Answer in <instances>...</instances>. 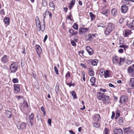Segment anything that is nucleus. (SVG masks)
I'll return each mask as SVG.
<instances>
[{
  "instance_id": "nucleus-1",
  "label": "nucleus",
  "mask_w": 134,
  "mask_h": 134,
  "mask_svg": "<svg viewBox=\"0 0 134 134\" xmlns=\"http://www.w3.org/2000/svg\"><path fill=\"white\" fill-rule=\"evenodd\" d=\"M109 98V96H106L104 93L101 92H99L97 93V98L99 100L107 101L108 100Z\"/></svg>"
},
{
  "instance_id": "nucleus-2",
  "label": "nucleus",
  "mask_w": 134,
  "mask_h": 134,
  "mask_svg": "<svg viewBox=\"0 0 134 134\" xmlns=\"http://www.w3.org/2000/svg\"><path fill=\"white\" fill-rule=\"evenodd\" d=\"M114 25L111 23H109L106 28L104 31V33L105 35H108L114 29Z\"/></svg>"
},
{
  "instance_id": "nucleus-3",
  "label": "nucleus",
  "mask_w": 134,
  "mask_h": 134,
  "mask_svg": "<svg viewBox=\"0 0 134 134\" xmlns=\"http://www.w3.org/2000/svg\"><path fill=\"white\" fill-rule=\"evenodd\" d=\"M18 67V65L15 63H12L10 66V70L12 72H15Z\"/></svg>"
},
{
  "instance_id": "nucleus-4",
  "label": "nucleus",
  "mask_w": 134,
  "mask_h": 134,
  "mask_svg": "<svg viewBox=\"0 0 134 134\" xmlns=\"http://www.w3.org/2000/svg\"><path fill=\"white\" fill-rule=\"evenodd\" d=\"M28 105L27 102H24L20 107L21 110L24 113H25V111L28 108Z\"/></svg>"
},
{
  "instance_id": "nucleus-5",
  "label": "nucleus",
  "mask_w": 134,
  "mask_h": 134,
  "mask_svg": "<svg viewBox=\"0 0 134 134\" xmlns=\"http://www.w3.org/2000/svg\"><path fill=\"white\" fill-rule=\"evenodd\" d=\"M128 97L125 95H122L121 96L120 98L119 102L121 104H124L127 102Z\"/></svg>"
},
{
  "instance_id": "nucleus-6",
  "label": "nucleus",
  "mask_w": 134,
  "mask_h": 134,
  "mask_svg": "<svg viewBox=\"0 0 134 134\" xmlns=\"http://www.w3.org/2000/svg\"><path fill=\"white\" fill-rule=\"evenodd\" d=\"M49 15V18L50 19H51L52 18V14L51 12L49 11L48 10H47L46 11L44 14L43 15V16L44 17V19H43V23H44V27H45V19L46 17V15Z\"/></svg>"
},
{
  "instance_id": "nucleus-7",
  "label": "nucleus",
  "mask_w": 134,
  "mask_h": 134,
  "mask_svg": "<svg viewBox=\"0 0 134 134\" xmlns=\"http://www.w3.org/2000/svg\"><path fill=\"white\" fill-rule=\"evenodd\" d=\"M36 23L37 30L38 31H40L41 30L42 31H44L45 28V27H44V28L42 30L41 29L40 22L38 18L36 20Z\"/></svg>"
},
{
  "instance_id": "nucleus-8",
  "label": "nucleus",
  "mask_w": 134,
  "mask_h": 134,
  "mask_svg": "<svg viewBox=\"0 0 134 134\" xmlns=\"http://www.w3.org/2000/svg\"><path fill=\"white\" fill-rule=\"evenodd\" d=\"M98 62V61L96 59H90L87 61V63L88 64L92 65L93 66L97 65Z\"/></svg>"
},
{
  "instance_id": "nucleus-9",
  "label": "nucleus",
  "mask_w": 134,
  "mask_h": 134,
  "mask_svg": "<svg viewBox=\"0 0 134 134\" xmlns=\"http://www.w3.org/2000/svg\"><path fill=\"white\" fill-rule=\"evenodd\" d=\"M88 30L89 29L88 28H80L79 29V34L81 35L84 34L87 32Z\"/></svg>"
},
{
  "instance_id": "nucleus-10",
  "label": "nucleus",
  "mask_w": 134,
  "mask_h": 134,
  "mask_svg": "<svg viewBox=\"0 0 134 134\" xmlns=\"http://www.w3.org/2000/svg\"><path fill=\"white\" fill-rule=\"evenodd\" d=\"M35 48L37 53L38 55V57L40 58V55L42 52V49L40 46L38 45H36Z\"/></svg>"
},
{
  "instance_id": "nucleus-11",
  "label": "nucleus",
  "mask_w": 134,
  "mask_h": 134,
  "mask_svg": "<svg viewBox=\"0 0 134 134\" xmlns=\"http://www.w3.org/2000/svg\"><path fill=\"white\" fill-rule=\"evenodd\" d=\"M14 92L16 94L18 93L20 90V86L19 85L15 84L14 85Z\"/></svg>"
},
{
  "instance_id": "nucleus-12",
  "label": "nucleus",
  "mask_w": 134,
  "mask_h": 134,
  "mask_svg": "<svg viewBox=\"0 0 134 134\" xmlns=\"http://www.w3.org/2000/svg\"><path fill=\"white\" fill-rule=\"evenodd\" d=\"M128 10L127 6L125 4L122 5L121 7V12L123 13H126Z\"/></svg>"
},
{
  "instance_id": "nucleus-13",
  "label": "nucleus",
  "mask_w": 134,
  "mask_h": 134,
  "mask_svg": "<svg viewBox=\"0 0 134 134\" xmlns=\"http://www.w3.org/2000/svg\"><path fill=\"white\" fill-rule=\"evenodd\" d=\"M94 119L96 122H98L101 120L100 115L98 114H95L94 115Z\"/></svg>"
},
{
  "instance_id": "nucleus-14",
  "label": "nucleus",
  "mask_w": 134,
  "mask_h": 134,
  "mask_svg": "<svg viewBox=\"0 0 134 134\" xmlns=\"http://www.w3.org/2000/svg\"><path fill=\"white\" fill-rule=\"evenodd\" d=\"M34 117V115L33 113H31L29 116V120L31 126H32L33 124Z\"/></svg>"
},
{
  "instance_id": "nucleus-15",
  "label": "nucleus",
  "mask_w": 134,
  "mask_h": 134,
  "mask_svg": "<svg viewBox=\"0 0 134 134\" xmlns=\"http://www.w3.org/2000/svg\"><path fill=\"white\" fill-rule=\"evenodd\" d=\"M115 134H122V131L121 129H115L114 130Z\"/></svg>"
},
{
  "instance_id": "nucleus-16",
  "label": "nucleus",
  "mask_w": 134,
  "mask_h": 134,
  "mask_svg": "<svg viewBox=\"0 0 134 134\" xmlns=\"http://www.w3.org/2000/svg\"><path fill=\"white\" fill-rule=\"evenodd\" d=\"M86 50L90 55H92L93 53V51L92 49L90 47L88 46L86 47Z\"/></svg>"
},
{
  "instance_id": "nucleus-17",
  "label": "nucleus",
  "mask_w": 134,
  "mask_h": 134,
  "mask_svg": "<svg viewBox=\"0 0 134 134\" xmlns=\"http://www.w3.org/2000/svg\"><path fill=\"white\" fill-rule=\"evenodd\" d=\"M124 134H129L131 132L132 130L130 127L124 129Z\"/></svg>"
},
{
  "instance_id": "nucleus-18",
  "label": "nucleus",
  "mask_w": 134,
  "mask_h": 134,
  "mask_svg": "<svg viewBox=\"0 0 134 134\" xmlns=\"http://www.w3.org/2000/svg\"><path fill=\"white\" fill-rule=\"evenodd\" d=\"M110 12V10L109 9H105L101 13L102 14L105 15L106 16H107L109 15Z\"/></svg>"
},
{
  "instance_id": "nucleus-19",
  "label": "nucleus",
  "mask_w": 134,
  "mask_h": 134,
  "mask_svg": "<svg viewBox=\"0 0 134 134\" xmlns=\"http://www.w3.org/2000/svg\"><path fill=\"white\" fill-rule=\"evenodd\" d=\"M111 13L113 17L116 16L118 14L116 9L115 8L112 9L111 10Z\"/></svg>"
},
{
  "instance_id": "nucleus-20",
  "label": "nucleus",
  "mask_w": 134,
  "mask_h": 134,
  "mask_svg": "<svg viewBox=\"0 0 134 134\" xmlns=\"http://www.w3.org/2000/svg\"><path fill=\"white\" fill-rule=\"evenodd\" d=\"M111 75L110 71L109 70H107L105 71L104 72V75L105 78L109 77Z\"/></svg>"
},
{
  "instance_id": "nucleus-21",
  "label": "nucleus",
  "mask_w": 134,
  "mask_h": 134,
  "mask_svg": "<svg viewBox=\"0 0 134 134\" xmlns=\"http://www.w3.org/2000/svg\"><path fill=\"white\" fill-rule=\"evenodd\" d=\"M26 124L25 123L23 122L20 125V129H24L26 128Z\"/></svg>"
},
{
  "instance_id": "nucleus-22",
  "label": "nucleus",
  "mask_w": 134,
  "mask_h": 134,
  "mask_svg": "<svg viewBox=\"0 0 134 134\" xmlns=\"http://www.w3.org/2000/svg\"><path fill=\"white\" fill-rule=\"evenodd\" d=\"M131 33V30L128 29L126 30L124 33V36L125 37H127L130 35Z\"/></svg>"
},
{
  "instance_id": "nucleus-23",
  "label": "nucleus",
  "mask_w": 134,
  "mask_h": 134,
  "mask_svg": "<svg viewBox=\"0 0 134 134\" xmlns=\"http://www.w3.org/2000/svg\"><path fill=\"white\" fill-rule=\"evenodd\" d=\"M1 60L3 63H4L7 62L8 61L7 56L6 55H4L2 58Z\"/></svg>"
},
{
  "instance_id": "nucleus-24",
  "label": "nucleus",
  "mask_w": 134,
  "mask_h": 134,
  "mask_svg": "<svg viewBox=\"0 0 134 134\" xmlns=\"http://www.w3.org/2000/svg\"><path fill=\"white\" fill-rule=\"evenodd\" d=\"M49 5L50 7L52 9V10L55 9V6L54 3L52 1H50L49 3Z\"/></svg>"
},
{
  "instance_id": "nucleus-25",
  "label": "nucleus",
  "mask_w": 134,
  "mask_h": 134,
  "mask_svg": "<svg viewBox=\"0 0 134 134\" xmlns=\"http://www.w3.org/2000/svg\"><path fill=\"white\" fill-rule=\"evenodd\" d=\"M4 23L7 25H9L10 23V19L8 17L5 18L3 20Z\"/></svg>"
},
{
  "instance_id": "nucleus-26",
  "label": "nucleus",
  "mask_w": 134,
  "mask_h": 134,
  "mask_svg": "<svg viewBox=\"0 0 134 134\" xmlns=\"http://www.w3.org/2000/svg\"><path fill=\"white\" fill-rule=\"evenodd\" d=\"M5 114L8 118H11L12 116V114L10 111L8 110L6 111L5 112Z\"/></svg>"
},
{
  "instance_id": "nucleus-27",
  "label": "nucleus",
  "mask_w": 134,
  "mask_h": 134,
  "mask_svg": "<svg viewBox=\"0 0 134 134\" xmlns=\"http://www.w3.org/2000/svg\"><path fill=\"white\" fill-rule=\"evenodd\" d=\"M130 85H131V87H134V78L131 79L129 81Z\"/></svg>"
},
{
  "instance_id": "nucleus-28",
  "label": "nucleus",
  "mask_w": 134,
  "mask_h": 134,
  "mask_svg": "<svg viewBox=\"0 0 134 134\" xmlns=\"http://www.w3.org/2000/svg\"><path fill=\"white\" fill-rule=\"evenodd\" d=\"M69 32L71 34V36H72L74 35H76L77 34L78 32L77 31H75L72 29H69Z\"/></svg>"
},
{
  "instance_id": "nucleus-29",
  "label": "nucleus",
  "mask_w": 134,
  "mask_h": 134,
  "mask_svg": "<svg viewBox=\"0 0 134 134\" xmlns=\"http://www.w3.org/2000/svg\"><path fill=\"white\" fill-rule=\"evenodd\" d=\"M125 59V57H124L123 58H121L120 57V62L119 63V66H121L124 63V62Z\"/></svg>"
},
{
  "instance_id": "nucleus-30",
  "label": "nucleus",
  "mask_w": 134,
  "mask_h": 134,
  "mask_svg": "<svg viewBox=\"0 0 134 134\" xmlns=\"http://www.w3.org/2000/svg\"><path fill=\"white\" fill-rule=\"evenodd\" d=\"M90 81L92 83H93L91 85L93 86H94L95 85V83L96 82V78L94 77H92L91 78L90 80Z\"/></svg>"
},
{
  "instance_id": "nucleus-31",
  "label": "nucleus",
  "mask_w": 134,
  "mask_h": 134,
  "mask_svg": "<svg viewBox=\"0 0 134 134\" xmlns=\"http://www.w3.org/2000/svg\"><path fill=\"white\" fill-rule=\"evenodd\" d=\"M97 27L98 28L102 27L103 28H105V25L104 24H103L102 23H99L97 24Z\"/></svg>"
},
{
  "instance_id": "nucleus-32",
  "label": "nucleus",
  "mask_w": 134,
  "mask_h": 134,
  "mask_svg": "<svg viewBox=\"0 0 134 134\" xmlns=\"http://www.w3.org/2000/svg\"><path fill=\"white\" fill-rule=\"evenodd\" d=\"M134 70V69L132 67L129 66L128 68L127 69V72L131 74L132 72Z\"/></svg>"
},
{
  "instance_id": "nucleus-33",
  "label": "nucleus",
  "mask_w": 134,
  "mask_h": 134,
  "mask_svg": "<svg viewBox=\"0 0 134 134\" xmlns=\"http://www.w3.org/2000/svg\"><path fill=\"white\" fill-rule=\"evenodd\" d=\"M114 60H115L116 61L115 63H118L119 62V57L117 56H115L114 57H113V63H114Z\"/></svg>"
},
{
  "instance_id": "nucleus-34",
  "label": "nucleus",
  "mask_w": 134,
  "mask_h": 134,
  "mask_svg": "<svg viewBox=\"0 0 134 134\" xmlns=\"http://www.w3.org/2000/svg\"><path fill=\"white\" fill-rule=\"evenodd\" d=\"M89 75L91 76H93L94 74V72L93 71L92 69H89L88 71Z\"/></svg>"
},
{
  "instance_id": "nucleus-35",
  "label": "nucleus",
  "mask_w": 134,
  "mask_h": 134,
  "mask_svg": "<svg viewBox=\"0 0 134 134\" xmlns=\"http://www.w3.org/2000/svg\"><path fill=\"white\" fill-rule=\"evenodd\" d=\"M70 92L74 98L76 99L77 98L76 94L74 91H72L71 92Z\"/></svg>"
},
{
  "instance_id": "nucleus-36",
  "label": "nucleus",
  "mask_w": 134,
  "mask_h": 134,
  "mask_svg": "<svg viewBox=\"0 0 134 134\" xmlns=\"http://www.w3.org/2000/svg\"><path fill=\"white\" fill-rule=\"evenodd\" d=\"M59 85L57 84L55 87V91L57 94L59 92Z\"/></svg>"
},
{
  "instance_id": "nucleus-37",
  "label": "nucleus",
  "mask_w": 134,
  "mask_h": 134,
  "mask_svg": "<svg viewBox=\"0 0 134 134\" xmlns=\"http://www.w3.org/2000/svg\"><path fill=\"white\" fill-rule=\"evenodd\" d=\"M133 24L132 23H130L127 24V25L129 28L133 30L134 29V25H133Z\"/></svg>"
},
{
  "instance_id": "nucleus-38",
  "label": "nucleus",
  "mask_w": 134,
  "mask_h": 134,
  "mask_svg": "<svg viewBox=\"0 0 134 134\" xmlns=\"http://www.w3.org/2000/svg\"><path fill=\"white\" fill-rule=\"evenodd\" d=\"M105 70L104 69L102 68L100 70V75L101 76L104 75V72H105Z\"/></svg>"
},
{
  "instance_id": "nucleus-39",
  "label": "nucleus",
  "mask_w": 134,
  "mask_h": 134,
  "mask_svg": "<svg viewBox=\"0 0 134 134\" xmlns=\"http://www.w3.org/2000/svg\"><path fill=\"white\" fill-rule=\"evenodd\" d=\"M90 15L91 18V20H94L95 18V16L94 15L92 12L90 13Z\"/></svg>"
},
{
  "instance_id": "nucleus-40",
  "label": "nucleus",
  "mask_w": 134,
  "mask_h": 134,
  "mask_svg": "<svg viewBox=\"0 0 134 134\" xmlns=\"http://www.w3.org/2000/svg\"><path fill=\"white\" fill-rule=\"evenodd\" d=\"M41 110L43 113V115L45 116L46 115V113L45 110V109L43 107H41Z\"/></svg>"
},
{
  "instance_id": "nucleus-41",
  "label": "nucleus",
  "mask_w": 134,
  "mask_h": 134,
  "mask_svg": "<svg viewBox=\"0 0 134 134\" xmlns=\"http://www.w3.org/2000/svg\"><path fill=\"white\" fill-rule=\"evenodd\" d=\"M72 27L76 30H77L78 29V25L75 23L72 26Z\"/></svg>"
},
{
  "instance_id": "nucleus-42",
  "label": "nucleus",
  "mask_w": 134,
  "mask_h": 134,
  "mask_svg": "<svg viewBox=\"0 0 134 134\" xmlns=\"http://www.w3.org/2000/svg\"><path fill=\"white\" fill-rule=\"evenodd\" d=\"M12 82L14 83H17L19 81L17 78L13 79L12 80Z\"/></svg>"
},
{
  "instance_id": "nucleus-43",
  "label": "nucleus",
  "mask_w": 134,
  "mask_h": 134,
  "mask_svg": "<svg viewBox=\"0 0 134 134\" xmlns=\"http://www.w3.org/2000/svg\"><path fill=\"white\" fill-rule=\"evenodd\" d=\"M66 84L69 86L70 87L71 86H75V84L74 83H72V82H71L70 83H66Z\"/></svg>"
},
{
  "instance_id": "nucleus-44",
  "label": "nucleus",
  "mask_w": 134,
  "mask_h": 134,
  "mask_svg": "<svg viewBox=\"0 0 134 134\" xmlns=\"http://www.w3.org/2000/svg\"><path fill=\"white\" fill-rule=\"evenodd\" d=\"M117 41L119 42H123L124 41L123 38L121 37H119L118 39H117Z\"/></svg>"
},
{
  "instance_id": "nucleus-45",
  "label": "nucleus",
  "mask_w": 134,
  "mask_h": 134,
  "mask_svg": "<svg viewBox=\"0 0 134 134\" xmlns=\"http://www.w3.org/2000/svg\"><path fill=\"white\" fill-rule=\"evenodd\" d=\"M123 118L122 117H120L119 118L118 121V123L120 124L121 123L123 122Z\"/></svg>"
},
{
  "instance_id": "nucleus-46",
  "label": "nucleus",
  "mask_w": 134,
  "mask_h": 134,
  "mask_svg": "<svg viewBox=\"0 0 134 134\" xmlns=\"http://www.w3.org/2000/svg\"><path fill=\"white\" fill-rule=\"evenodd\" d=\"M42 4L43 5L44 7L46 6L47 5V3L45 0H42Z\"/></svg>"
},
{
  "instance_id": "nucleus-47",
  "label": "nucleus",
  "mask_w": 134,
  "mask_h": 134,
  "mask_svg": "<svg viewBox=\"0 0 134 134\" xmlns=\"http://www.w3.org/2000/svg\"><path fill=\"white\" fill-rule=\"evenodd\" d=\"M54 69L56 74L57 75H58L59 74L58 70L57 67L55 66H54Z\"/></svg>"
},
{
  "instance_id": "nucleus-48",
  "label": "nucleus",
  "mask_w": 134,
  "mask_h": 134,
  "mask_svg": "<svg viewBox=\"0 0 134 134\" xmlns=\"http://www.w3.org/2000/svg\"><path fill=\"white\" fill-rule=\"evenodd\" d=\"M93 126L96 127L98 128L99 126V124L98 123H93Z\"/></svg>"
},
{
  "instance_id": "nucleus-49",
  "label": "nucleus",
  "mask_w": 134,
  "mask_h": 134,
  "mask_svg": "<svg viewBox=\"0 0 134 134\" xmlns=\"http://www.w3.org/2000/svg\"><path fill=\"white\" fill-rule=\"evenodd\" d=\"M108 132V129L105 128L104 130V134H109Z\"/></svg>"
},
{
  "instance_id": "nucleus-50",
  "label": "nucleus",
  "mask_w": 134,
  "mask_h": 134,
  "mask_svg": "<svg viewBox=\"0 0 134 134\" xmlns=\"http://www.w3.org/2000/svg\"><path fill=\"white\" fill-rule=\"evenodd\" d=\"M75 0H72L70 2V5H71L73 6V5H74L75 3Z\"/></svg>"
},
{
  "instance_id": "nucleus-51",
  "label": "nucleus",
  "mask_w": 134,
  "mask_h": 134,
  "mask_svg": "<svg viewBox=\"0 0 134 134\" xmlns=\"http://www.w3.org/2000/svg\"><path fill=\"white\" fill-rule=\"evenodd\" d=\"M120 110H116V115H118V116H120Z\"/></svg>"
},
{
  "instance_id": "nucleus-52",
  "label": "nucleus",
  "mask_w": 134,
  "mask_h": 134,
  "mask_svg": "<svg viewBox=\"0 0 134 134\" xmlns=\"http://www.w3.org/2000/svg\"><path fill=\"white\" fill-rule=\"evenodd\" d=\"M78 39V37L77 36H75L74 38V41H71V42H74L75 41L76 42H77V41Z\"/></svg>"
},
{
  "instance_id": "nucleus-53",
  "label": "nucleus",
  "mask_w": 134,
  "mask_h": 134,
  "mask_svg": "<svg viewBox=\"0 0 134 134\" xmlns=\"http://www.w3.org/2000/svg\"><path fill=\"white\" fill-rule=\"evenodd\" d=\"M88 39L89 41H91L92 40V37L91 35L90 34H89L88 35Z\"/></svg>"
},
{
  "instance_id": "nucleus-54",
  "label": "nucleus",
  "mask_w": 134,
  "mask_h": 134,
  "mask_svg": "<svg viewBox=\"0 0 134 134\" xmlns=\"http://www.w3.org/2000/svg\"><path fill=\"white\" fill-rule=\"evenodd\" d=\"M51 122H52L51 119H48V123L49 125H51Z\"/></svg>"
},
{
  "instance_id": "nucleus-55",
  "label": "nucleus",
  "mask_w": 134,
  "mask_h": 134,
  "mask_svg": "<svg viewBox=\"0 0 134 134\" xmlns=\"http://www.w3.org/2000/svg\"><path fill=\"white\" fill-rule=\"evenodd\" d=\"M115 113L114 111H112V115L111 116V118L113 119H114L115 116Z\"/></svg>"
},
{
  "instance_id": "nucleus-56",
  "label": "nucleus",
  "mask_w": 134,
  "mask_h": 134,
  "mask_svg": "<svg viewBox=\"0 0 134 134\" xmlns=\"http://www.w3.org/2000/svg\"><path fill=\"white\" fill-rule=\"evenodd\" d=\"M129 1V0H125L124 1V2L126 3V4H129L130 3V2Z\"/></svg>"
},
{
  "instance_id": "nucleus-57",
  "label": "nucleus",
  "mask_w": 134,
  "mask_h": 134,
  "mask_svg": "<svg viewBox=\"0 0 134 134\" xmlns=\"http://www.w3.org/2000/svg\"><path fill=\"white\" fill-rule=\"evenodd\" d=\"M126 63L128 65L130 64L132 62L131 61H129L128 59L126 60Z\"/></svg>"
},
{
  "instance_id": "nucleus-58",
  "label": "nucleus",
  "mask_w": 134,
  "mask_h": 134,
  "mask_svg": "<svg viewBox=\"0 0 134 134\" xmlns=\"http://www.w3.org/2000/svg\"><path fill=\"white\" fill-rule=\"evenodd\" d=\"M80 65L81 66L83 67L84 68H87L86 66L84 64L81 63Z\"/></svg>"
},
{
  "instance_id": "nucleus-59",
  "label": "nucleus",
  "mask_w": 134,
  "mask_h": 134,
  "mask_svg": "<svg viewBox=\"0 0 134 134\" xmlns=\"http://www.w3.org/2000/svg\"><path fill=\"white\" fill-rule=\"evenodd\" d=\"M109 85L110 87H113V88H115V86L114 85H113L111 83H109Z\"/></svg>"
},
{
  "instance_id": "nucleus-60",
  "label": "nucleus",
  "mask_w": 134,
  "mask_h": 134,
  "mask_svg": "<svg viewBox=\"0 0 134 134\" xmlns=\"http://www.w3.org/2000/svg\"><path fill=\"white\" fill-rule=\"evenodd\" d=\"M70 72L68 71L66 75V77H70Z\"/></svg>"
},
{
  "instance_id": "nucleus-61",
  "label": "nucleus",
  "mask_w": 134,
  "mask_h": 134,
  "mask_svg": "<svg viewBox=\"0 0 134 134\" xmlns=\"http://www.w3.org/2000/svg\"><path fill=\"white\" fill-rule=\"evenodd\" d=\"M99 91H102L103 92H106V89H103L102 88H101L100 89Z\"/></svg>"
},
{
  "instance_id": "nucleus-62",
  "label": "nucleus",
  "mask_w": 134,
  "mask_h": 134,
  "mask_svg": "<svg viewBox=\"0 0 134 134\" xmlns=\"http://www.w3.org/2000/svg\"><path fill=\"white\" fill-rule=\"evenodd\" d=\"M123 52V50L122 49H119L118 50V52L120 53H122Z\"/></svg>"
},
{
  "instance_id": "nucleus-63",
  "label": "nucleus",
  "mask_w": 134,
  "mask_h": 134,
  "mask_svg": "<svg viewBox=\"0 0 134 134\" xmlns=\"http://www.w3.org/2000/svg\"><path fill=\"white\" fill-rule=\"evenodd\" d=\"M127 91L128 93H130L131 92V89L129 88L127 89Z\"/></svg>"
},
{
  "instance_id": "nucleus-64",
  "label": "nucleus",
  "mask_w": 134,
  "mask_h": 134,
  "mask_svg": "<svg viewBox=\"0 0 134 134\" xmlns=\"http://www.w3.org/2000/svg\"><path fill=\"white\" fill-rule=\"evenodd\" d=\"M0 13L2 14V15H4V12L3 9L1 10L0 11Z\"/></svg>"
}]
</instances>
